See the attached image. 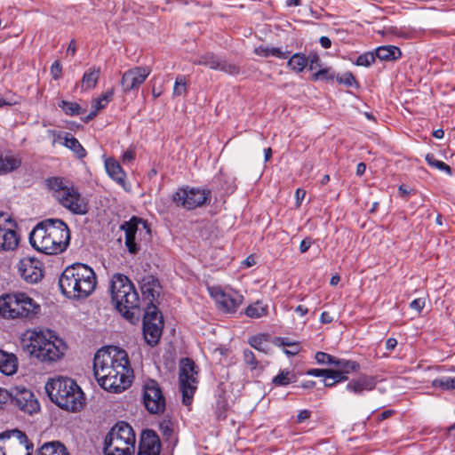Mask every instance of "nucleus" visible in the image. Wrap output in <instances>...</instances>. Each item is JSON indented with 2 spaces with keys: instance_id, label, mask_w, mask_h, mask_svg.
Here are the masks:
<instances>
[{
  "instance_id": "nucleus-2",
  "label": "nucleus",
  "mask_w": 455,
  "mask_h": 455,
  "mask_svg": "<svg viewBox=\"0 0 455 455\" xmlns=\"http://www.w3.org/2000/svg\"><path fill=\"white\" fill-rule=\"evenodd\" d=\"M69 241V228L59 219H49L38 223L29 235L31 245L38 251L48 255L64 251Z\"/></svg>"
},
{
  "instance_id": "nucleus-50",
  "label": "nucleus",
  "mask_w": 455,
  "mask_h": 455,
  "mask_svg": "<svg viewBox=\"0 0 455 455\" xmlns=\"http://www.w3.org/2000/svg\"><path fill=\"white\" fill-rule=\"evenodd\" d=\"M425 304H426L425 299L424 298H419V299H413L410 303V307L411 309L417 311L418 313H420L422 311V309L424 308Z\"/></svg>"
},
{
  "instance_id": "nucleus-8",
  "label": "nucleus",
  "mask_w": 455,
  "mask_h": 455,
  "mask_svg": "<svg viewBox=\"0 0 455 455\" xmlns=\"http://www.w3.org/2000/svg\"><path fill=\"white\" fill-rule=\"evenodd\" d=\"M49 188L60 204L73 214L84 215L88 212V202L76 188L63 179L54 177L47 180Z\"/></svg>"
},
{
  "instance_id": "nucleus-31",
  "label": "nucleus",
  "mask_w": 455,
  "mask_h": 455,
  "mask_svg": "<svg viewBox=\"0 0 455 455\" xmlns=\"http://www.w3.org/2000/svg\"><path fill=\"white\" fill-rule=\"evenodd\" d=\"M333 365L337 367V370H334L335 372L341 373V375H343L344 379H342V381L347 379V374L350 371H356L359 367L355 362L344 359H336Z\"/></svg>"
},
{
  "instance_id": "nucleus-21",
  "label": "nucleus",
  "mask_w": 455,
  "mask_h": 455,
  "mask_svg": "<svg viewBox=\"0 0 455 455\" xmlns=\"http://www.w3.org/2000/svg\"><path fill=\"white\" fill-rule=\"evenodd\" d=\"M160 289L159 281L155 276L147 275L142 278L140 290L143 300L147 303V306L156 305L155 302L160 295Z\"/></svg>"
},
{
  "instance_id": "nucleus-56",
  "label": "nucleus",
  "mask_w": 455,
  "mask_h": 455,
  "mask_svg": "<svg viewBox=\"0 0 455 455\" xmlns=\"http://www.w3.org/2000/svg\"><path fill=\"white\" fill-rule=\"evenodd\" d=\"M221 61L222 60H220L218 58H216L215 56L212 55L209 61L207 62L206 66H208L212 69H215V70L219 69L220 70Z\"/></svg>"
},
{
  "instance_id": "nucleus-41",
  "label": "nucleus",
  "mask_w": 455,
  "mask_h": 455,
  "mask_svg": "<svg viewBox=\"0 0 455 455\" xmlns=\"http://www.w3.org/2000/svg\"><path fill=\"white\" fill-rule=\"evenodd\" d=\"M426 161L430 166H433L440 171L445 172L448 175H451V167L443 161L435 159L434 155L427 154L426 156Z\"/></svg>"
},
{
  "instance_id": "nucleus-52",
  "label": "nucleus",
  "mask_w": 455,
  "mask_h": 455,
  "mask_svg": "<svg viewBox=\"0 0 455 455\" xmlns=\"http://www.w3.org/2000/svg\"><path fill=\"white\" fill-rule=\"evenodd\" d=\"M134 158H135L134 148H129L122 156V161L125 164L132 163L134 160Z\"/></svg>"
},
{
  "instance_id": "nucleus-14",
  "label": "nucleus",
  "mask_w": 455,
  "mask_h": 455,
  "mask_svg": "<svg viewBox=\"0 0 455 455\" xmlns=\"http://www.w3.org/2000/svg\"><path fill=\"white\" fill-rule=\"evenodd\" d=\"M136 436L125 421L117 422L105 437L104 444L116 445L135 451Z\"/></svg>"
},
{
  "instance_id": "nucleus-34",
  "label": "nucleus",
  "mask_w": 455,
  "mask_h": 455,
  "mask_svg": "<svg viewBox=\"0 0 455 455\" xmlns=\"http://www.w3.org/2000/svg\"><path fill=\"white\" fill-rule=\"evenodd\" d=\"M307 57L301 53L293 54L287 63L288 67L297 73L303 71V69L307 67Z\"/></svg>"
},
{
  "instance_id": "nucleus-12",
  "label": "nucleus",
  "mask_w": 455,
  "mask_h": 455,
  "mask_svg": "<svg viewBox=\"0 0 455 455\" xmlns=\"http://www.w3.org/2000/svg\"><path fill=\"white\" fill-rule=\"evenodd\" d=\"M163 326V316L156 305L147 306L143 317V334L148 345L155 346L158 343Z\"/></svg>"
},
{
  "instance_id": "nucleus-57",
  "label": "nucleus",
  "mask_w": 455,
  "mask_h": 455,
  "mask_svg": "<svg viewBox=\"0 0 455 455\" xmlns=\"http://www.w3.org/2000/svg\"><path fill=\"white\" fill-rule=\"evenodd\" d=\"M312 245V241L310 238H305L301 241L299 244V251L301 253H305L308 251L310 246Z\"/></svg>"
},
{
  "instance_id": "nucleus-10",
  "label": "nucleus",
  "mask_w": 455,
  "mask_h": 455,
  "mask_svg": "<svg viewBox=\"0 0 455 455\" xmlns=\"http://www.w3.org/2000/svg\"><path fill=\"white\" fill-rule=\"evenodd\" d=\"M211 197L212 192L209 189L187 186L178 188L172 199L178 207L194 210L204 205Z\"/></svg>"
},
{
  "instance_id": "nucleus-62",
  "label": "nucleus",
  "mask_w": 455,
  "mask_h": 455,
  "mask_svg": "<svg viewBox=\"0 0 455 455\" xmlns=\"http://www.w3.org/2000/svg\"><path fill=\"white\" fill-rule=\"evenodd\" d=\"M256 264V260H255V258L254 256L252 255H250L248 256L243 261V265L245 266L246 267H252Z\"/></svg>"
},
{
  "instance_id": "nucleus-33",
  "label": "nucleus",
  "mask_w": 455,
  "mask_h": 455,
  "mask_svg": "<svg viewBox=\"0 0 455 455\" xmlns=\"http://www.w3.org/2000/svg\"><path fill=\"white\" fill-rule=\"evenodd\" d=\"M255 53L257 55H259V56H261V57H270V56H273V57H276L278 59L284 60V59L288 58V53L289 52H283V51H281V49L276 48V47L268 48V47L259 46V47L255 49Z\"/></svg>"
},
{
  "instance_id": "nucleus-16",
  "label": "nucleus",
  "mask_w": 455,
  "mask_h": 455,
  "mask_svg": "<svg viewBox=\"0 0 455 455\" xmlns=\"http://www.w3.org/2000/svg\"><path fill=\"white\" fill-rule=\"evenodd\" d=\"M18 271L27 283H36L44 276V264L35 257H24L18 263Z\"/></svg>"
},
{
  "instance_id": "nucleus-32",
  "label": "nucleus",
  "mask_w": 455,
  "mask_h": 455,
  "mask_svg": "<svg viewBox=\"0 0 455 455\" xmlns=\"http://www.w3.org/2000/svg\"><path fill=\"white\" fill-rule=\"evenodd\" d=\"M267 305L257 301L246 307L245 315L251 318H259L267 315Z\"/></svg>"
},
{
  "instance_id": "nucleus-37",
  "label": "nucleus",
  "mask_w": 455,
  "mask_h": 455,
  "mask_svg": "<svg viewBox=\"0 0 455 455\" xmlns=\"http://www.w3.org/2000/svg\"><path fill=\"white\" fill-rule=\"evenodd\" d=\"M65 146L71 149L79 158H82L86 155L85 149L80 144L78 140L73 136L65 138Z\"/></svg>"
},
{
  "instance_id": "nucleus-60",
  "label": "nucleus",
  "mask_w": 455,
  "mask_h": 455,
  "mask_svg": "<svg viewBox=\"0 0 455 455\" xmlns=\"http://www.w3.org/2000/svg\"><path fill=\"white\" fill-rule=\"evenodd\" d=\"M211 57H212L211 54H206V55L201 56L198 59L193 60V63L196 64V65H204V66H206V64L209 61Z\"/></svg>"
},
{
  "instance_id": "nucleus-13",
  "label": "nucleus",
  "mask_w": 455,
  "mask_h": 455,
  "mask_svg": "<svg viewBox=\"0 0 455 455\" xmlns=\"http://www.w3.org/2000/svg\"><path fill=\"white\" fill-rule=\"evenodd\" d=\"M121 228L124 231L125 235V246L130 253H137L140 251V246L137 243V237L144 236L149 238L150 227L148 223L140 218L132 217L129 221H125Z\"/></svg>"
},
{
  "instance_id": "nucleus-20",
  "label": "nucleus",
  "mask_w": 455,
  "mask_h": 455,
  "mask_svg": "<svg viewBox=\"0 0 455 455\" xmlns=\"http://www.w3.org/2000/svg\"><path fill=\"white\" fill-rule=\"evenodd\" d=\"M161 443L158 435L150 429L142 431L138 455H159Z\"/></svg>"
},
{
  "instance_id": "nucleus-19",
  "label": "nucleus",
  "mask_w": 455,
  "mask_h": 455,
  "mask_svg": "<svg viewBox=\"0 0 455 455\" xmlns=\"http://www.w3.org/2000/svg\"><path fill=\"white\" fill-rule=\"evenodd\" d=\"M211 295L214 298L220 307L227 313H234L242 304L243 297L235 291H224L220 288H212Z\"/></svg>"
},
{
  "instance_id": "nucleus-61",
  "label": "nucleus",
  "mask_w": 455,
  "mask_h": 455,
  "mask_svg": "<svg viewBox=\"0 0 455 455\" xmlns=\"http://www.w3.org/2000/svg\"><path fill=\"white\" fill-rule=\"evenodd\" d=\"M333 321V317L328 312H323L320 316V322L322 323H330Z\"/></svg>"
},
{
  "instance_id": "nucleus-9",
  "label": "nucleus",
  "mask_w": 455,
  "mask_h": 455,
  "mask_svg": "<svg viewBox=\"0 0 455 455\" xmlns=\"http://www.w3.org/2000/svg\"><path fill=\"white\" fill-rule=\"evenodd\" d=\"M179 380L182 402L185 405L188 406L192 403L198 384L197 366L190 358L180 360Z\"/></svg>"
},
{
  "instance_id": "nucleus-48",
  "label": "nucleus",
  "mask_w": 455,
  "mask_h": 455,
  "mask_svg": "<svg viewBox=\"0 0 455 455\" xmlns=\"http://www.w3.org/2000/svg\"><path fill=\"white\" fill-rule=\"evenodd\" d=\"M243 359L245 363L250 365L251 369H255L257 367L258 362L252 351L245 349L243 351Z\"/></svg>"
},
{
  "instance_id": "nucleus-39",
  "label": "nucleus",
  "mask_w": 455,
  "mask_h": 455,
  "mask_svg": "<svg viewBox=\"0 0 455 455\" xmlns=\"http://www.w3.org/2000/svg\"><path fill=\"white\" fill-rule=\"evenodd\" d=\"M59 107L68 116H78L83 111L79 104L76 102H70L67 100H61L59 103Z\"/></svg>"
},
{
  "instance_id": "nucleus-24",
  "label": "nucleus",
  "mask_w": 455,
  "mask_h": 455,
  "mask_svg": "<svg viewBox=\"0 0 455 455\" xmlns=\"http://www.w3.org/2000/svg\"><path fill=\"white\" fill-rule=\"evenodd\" d=\"M21 164V159L11 153L0 152V176L6 175L17 170Z\"/></svg>"
},
{
  "instance_id": "nucleus-53",
  "label": "nucleus",
  "mask_w": 455,
  "mask_h": 455,
  "mask_svg": "<svg viewBox=\"0 0 455 455\" xmlns=\"http://www.w3.org/2000/svg\"><path fill=\"white\" fill-rule=\"evenodd\" d=\"M337 81L339 84H344L348 86H352L353 84L355 83V77L353 76V75L351 73H346L341 76H338Z\"/></svg>"
},
{
  "instance_id": "nucleus-51",
  "label": "nucleus",
  "mask_w": 455,
  "mask_h": 455,
  "mask_svg": "<svg viewBox=\"0 0 455 455\" xmlns=\"http://www.w3.org/2000/svg\"><path fill=\"white\" fill-rule=\"evenodd\" d=\"M62 67L59 61H54L51 66V75L54 80H58L61 76Z\"/></svg>"
},
{
  "instance_id": "nucleus-46",
  "label": "nucleus",
  "mask_w": 455,
  "mask_h": 455,
  "mask_svg": "<svg viewBox=\"0 0 455 455\" xmlns=\"http://www.w3.org/2000/svg\"><path fill=\"white\" fill-rule=\"evenodd\" d=\"M334 78V73L331 68H321L313 75L314 80H332Z\"/></svg>"
},
{
  "instance_id": "nucleus-42",
  "label": "nucleus",
  "mask_w": 455,
  "mask_h": 455,
  "mask_svg": "<svg viewBox=\"0 0 455 455\" xmlns=\"http://www.w3.org/2000/svg\"><path fill=\"white\" fill-rule=\"evenodd\" d=\"M249 344L255 349L267 353L268 344L263 336H253L249 339Z\"/></svg>"
},
{
  "instance_id": "nucleus-64",
  "label": "nucleus",
  "mask_w": 455,
  "mask_h": 455,
  "mask_svg": "<svg viewBox=\"0 0 455 455\" xmlns=\"http://www.w3.org/2000/svg\"><path fill=\"white\" fill-rule=\"evenodd\" d=\"M320 44H321V45H322L323 48L328 49V48H330V47H331V39H330L329 37H327V36H322V37L320 38Z\"/></svg>"
},
{
  "instance_id": "nucleus-29",
  "label": "nucleus",
  "mask_w": 455,
  "mask_h": 455,
  "mask_svg": "<svg viewBox=\"0 0 455 455\" xmlns=\"http://www.w3.org/2000/svg\"><path fill=\"white\" fill-rule=\"evenodd\" d=\"M375 55L381 60L392 61L401 58L400 49L394 45L379 46L375 51Z\"/></svg>"
},
{
  "instance_id": "nucleus-47",
  "label": "nucleus",
  "mask_w": 455,
  "mask_h": 455,
  "mask_svg": "<svg viewBox=\"0 0 455 455\" xmlns=\"http://www.w3.org/2000/svg\"><path fill=\"white\" fill-rule=\"evenodd\" d=\"M220 70L229 75H237L240 71L239 67L234 63H228L225 60L221 61Z\"/></svg>"
},
{
  "instance_id": "nucleus-22",
  "label": "nucleus",
  "mask_w": 455,
  "mask_h": 455,
  "mask_svg": "<svg viewBox=\"0 0 455 455\" xmlns=\"http://www.w3.org/2000/svg\"><path fill=\"white\" fill-rule=\"evenodd\" d=\"M376 387V379L372 376L362 375L357 379H351L346 387L348 392L361 395L364 391H371Z\"/></svg>"
},
{
  "instance_id": "nucleus-45",
  "label": "nucleus",
  "mask_w": 455,
  "mask_h": 455,
  "mask_svg": "<svg viewBox=\"0 0 455 455\" xmlns=\"http://www.w3.org/2000/svg\"><path fill=\"white\" fill-rule=\"evenodd\" d=\"M315 359L319 364H334L336 358L324 352H317L315 355Z\"/></svg>"
},
{
  "instance_id": "nucleus-23",
  "label": "nucleus",
  "mask_w": 455,
  "mask_h": 455,
  "mask_svg": "<svg viewBox=\"0 0 455 455\" xmlns=\"http://www.w3.org/2000/svg\"><path fill=\"white\" fill-rule=\"evenodd\" d=\"M19 241V235L14 229L0 224V251H14L18 247Z\"/></svg>"
},
{
  "instance_id": "nucleus-25",
  "label": "nucleus",
  "mask_w": 455,
  "mask_h": 455,
  "mask_svg": "<svg viewBox=\"0 0 455 455\" xmlns=\"http://www.w3.org/2000/svg\"><path fill=\"white\" fill-rule=\"evenodd\" d=\"M307 374L314 377H324L323 381L326 387H332L344 379L341 373L335 372L334 370L331 369H310L307 371Z\"/></svg>"
},
{
  "instance_id": "nucleus-28",
  "label": "nucleus",
  "mask_w": 455,
  "mask_h": 455,
  "mask_svg": "<svg viewBox=\"0 0 455 455\" xmlns=\"http://www.w3.org/2000/svg\"><path fill=\"white\" fill-rule=\"evenodd\" d=\"M100 76V68L92 67L88 68L82 77L81 89L89 91L96 87Z\"/></svg>"
},
{
  "instance_id": "nucleus-17",
  "label": "nucleus",
  "mask_w": 455,
  "mask_h": 455,
  "mask_svg": "<svg viewBox=\"0 0 455 455\" xmlns=\"http://www.w3.org/2000/svg\"><path fill=\"white\" fill-rule=\"evenodd\" d=\"M13 403L24 412L33 414L40 409L38 401L35 398L34 394L24 387H12Z\"/></svg>"
},
{
  "instance_id": "nucleus-43",
  "label": "nucleus",
  "mask_w": 455,
  "mask_h": 455,
  "mask_svg": "<svg viewBox=\"0 0 455 455\" xmlns=\"http://www.w3.org/2000/svg\"><path fill=\"white\" fill-rule=\"evenodd\" d=\"M187 92V83L185 78L181 76L176 78L174 87H173V95L174 96H181L184 95Z\"/></svg>"
},
{
  "instance_id": "nucleus-26",
  "label": "nucleus",
  "mask_w": 455,
  "mask_h": 455,
  "mask_svg": "<svg viewBox=\"0 0 455 455\" xmlns=\"http://www.w3.org/2000/svg\"><path fill=\"white\" fill-rule=\"evenodd\" d=\"M105 168L111 179L122 187L125 186L126 174L117 161L113 158L107 159L105 161Z\"/></svg>"
},
{
  "instance_id": "nucleus-27",
  "label": "nucleus",
  "mask_w": 455,
  "mask_h": 455,
  "mask_svg": "<svg viewBox=\"0 0 455 455\" xmlns=\"http://www.w3.org/2000/svg\"><path fill=\"white\" fill-rule=\"evenodd\" d=\"M18 362L12 353L0 350V371L4 375H12L16 372Z\"/></svg>"
},
{
  "instance_id": "nucleus-59",
  "label": "nucleus",
  "mask_w": 455,
  "mask_h": 455,
  "mask_svg": "<svg viewBox=\"0 0 455 455\" xmlns=\"http://www.w3.org/2000/svg\"><path fill=\"white\" fill-rule=\"evenodd\" d=\"M306 191L301 188H298L295 192V197L297 201V205L299 206L302 200L305 198Z\"/></svg>"
},
{
  "instance_id": "nucleus-49",
  "label": "nucleus",
  "mask_w": 455,
  "mask_h": 455,
  "mask_svg": "<svg viewBox=\"0 0 455 455\" xmlns=\"http://www.w3.org/2000/svg\"><path fill=\"white\" fill-rule=\"evenodd\" d=\"M307 66H308L310 70H314L321 67L320 58L316 54H309V56L307 58Z\"/></svg>"
},
{
  "instance_id": "nucleus-15",
  "label": "nucleus",
  "mask_w": 455,
  "mask_h": 455,
  "mask_svg": "<svg viewBox=\"0 0 455 455\" xmlns=\"http://www.w3.org/2000/svg\"><path fill=\"white\" fill-rule=\"evenodd\" d=\"M143 403L151 414H161L165 410V397L159 384L154 379H148L143 386Z\"/></svg>"
},
{
  "instance_id": "nucleus-55",
  "label": "nucleus",
  "mask_w": 455,
  "mask_h": 455,
  "mask_svg": "<svg viewBox=\"0 0 455 455\" xmlns=\"http://www.w3.org/2000/svg\"><path fill=\"white\" fill-rule=\"evenodd\" d=\"M12 388L10 390L0 387V404L5 403L8 400H12Z\"/></svg>"
},
{
  "instance_id": "nucleus-54",
  "label": "nucleus",
  "mask_w": 455,
  "mask_h": 455,
  "mask_svg": "<svg viewBox=\"0 0 455 455\" xmlns=\"http://www.w3.org/2000/svg\"><path fill=\"white\" fill-rule=\"evenodd\" d=\"M275 344L282 347H296L297 342L291 341L289 338H276Z\"/></svg>"
},
{
  "instance_id": "nucleus-1",
  "label": "nucleus",
  "mask_w": 455,
  "mask_h": 455,
  "mask_svg": "<svg viewBox=\"0 0 455 455\" xmlns=\"http://www.w3.org/2000/svg\"><path fill=\"white\" fill-rule=\"evenodd\" d=\"M93 371L99 385L110 393H121L132 384V371L127 353L117 347H105L97 351Z\"/></svg>"
},
{
  "instance_id": "nucleus-36",
  "label": "nucleus",
  "mask_w": 455,
  "mask_h": 455,
  "mask_svg": "<svg viewBox=\"0 0 455 455\" xmlns=\"http://www.w3.org/2000/svg\"><path fill=\"white\" fill-rule=\"evenodd\" d=\"M114 95L113 90H110L100 97L92 100V108L97 113L101 109L105 108L107 105L112 100Z\"/></svg>"
},
{
  "instance_id": "nucleus-3",
  "label": "nucleus",
  "mask_w": 455,
  "mask_h": 455,
  "mask_svg": "<svg viewBox=\"0 0 455 455\" xmlns=\"http://www.w3.org/2000/svg\"><path fill=\"white\" fill-rule=\"evenodd\" d=\"M96 284L95 272L82 263L68 266L59 278L61 292L67 298L76 300L88 298L95 290Z\"/></svg>"
},
{
  "instance_id": "nucleus-40",
  "label": "nucleus",
  "mask_w": 455,
  "mask_h": 455,
  "mask_svg": "<svg viewBox=\"0 0 455 455\" xmlns=\"http://www.w3.org/2000/svg\"><path fill=\"white\" fill-rule=\"evenodd\" d=\"M135 451L126 449L124 447L104 444L105 455H134Z\"/></svg>"
},
{
  "instance_id": "nucleus-38",
  "label": "nucleus",
  "mask_w": 455,
  "mask_h": 455,
  "mask_svg": "<svg viewBox=\"0 0 455 455\" xmlns=\"http://www.w3.org/2000/svg\"><path fill=\"white\" fill-rule=\"evenodd\" d=\"M432 387L442 390L455 389V377H442L432 381Z\"/></svg>"
},
{
  "instance_id": "nucleus-30",
  "label": "nucleus",
  "mask_w": 455,
  "mask_h": 455,
  "mask_svg": "<svg viewBox=\"0 0 455 455\" xmlns=\"http://www.w3.org/2000/svg\"><path fill=\"white\" fill-rule=\"evenodd\" d=\"M37 455H69L66 447L60 442L44 443L38 450Z\"/></svg>"
},
{
  "instance_id": "nucleus-35",
  "label": "nucleus",
  "mask_w": 455,
  "mask_h": 455,
  "mask_svg": "<svg viewBox=\"0 0 455 455\" xmlns=\"http://www.w3.org/2000/svg\"><path fill=\"white\" fill-rule=\"evenodd\" d=\"M295 381L296 375L291 371L283 370L273 379L272 383L277 387H283Z\"/></svg>"
},
{
  "instance_id": "nucleus-11",
  "label": "nucleus",
  "mask_w": 455,
  "mask_h": 455,
  "mask_svg": "<svg viewBox=\"0 0 455 455\" xmlns=\"http://www.w3.org/2000/svg\"><path fill=\"white\" fill-rule=\"evenodd\" d=\"M33 444L18 429L0 435V455H32Z\"/></svg>"
},
{
  "instance_id": "nucleus-44",
  "label": "nucleus",
  "mask_w": 455,
  "mask_h": 455,
  "mask_svg": "<svg viewBox=\"0 0 455 455\" xmlns=\"http://www.w3.org/2000/svg\"><path fill=\"white\" fill-rule=\"evenodd\" d=\"M375 57L372 52H366L358 56L355 63L358 66L369 67L375 61Z\"/></svg>"
},
{
  "instance_id": "nucleus-4",
  "label": "nucleus",
  "mask_w": 455,
  "mask_h": 455,
  "mask_svg": "<svg viewBox=\"0 0 455 455\" xmlns=\"http://www.w3.org/2000/svg\"><path fill=\"white\" fill-rule=\"evenodd\" d=\"M22 343L32 356L43 363L57 362L63 357L66 350L63 340L49 330L32 331Z\"/></svg>"
},
{
  "instance_id": "nucleus-7",
  "label": "nucleus",
  "mask_w": 455,
  "mask_h": 455,
  "mask_svg": "<svg viewBox=\"0 0 455 455\" xmlns=\"http://www.w3.org/2000/svg\"><path fill=\"white\" fill-rule=\"evenodd\" d=\"M39 305L24 292L0 296V316L5 319H30L39 311Z\"/></svg>"
},
{
  "instance_id": "nucleus-6",
  "label": "nucleus",
  "mask_w": 455,
  "mask_h": 455,
  "mask_svg": "<svg viewBox=\"0 0 455 455\" xmlns=\"http://www.w3.org/2000/svg\"><path fill=\"white\" fill-rule=\"evenodd\" d=\"M110 291L116 308L126 319H132L133 310L139 307L140 299L130 279L122 274L114 275L110 282Z\"/></svg>"
},
{
  "instance_id": "nucleus-18",
  "label": "nucleus",
  "mask_w": 455,
  "mask_h": 455,
  "mask_svg": "<svg viewBox=\"0 0 455 455\" xmlns=\"http://www.w3.org/2000/svg\"><path fill=\"white\" fill-rule=\"evenodd\" d=\"M151 73L148 67H135L123 74L121 86L124 92L135 91L145 82Z\"/></svg>"
},
{
  "instance_id": "nucleus-58",
  "label": "nucleus",
  "mask_w": 455,
  "mask_h": 455,
  "mask_svg": "<svg viewBox=\"0 0 455 455\" xmlns=\"http://www.w3.org/2000/svg\"><path fill=\"white\" fill-rule=\"evenodd\" d=\"M311 416V411L308 410H302L297 415V422L301 423L306 419H309Z\"/></svg>"
},
{
  "instance_id": "nucleus-5",
  "label": "nucleus",
  "mask_w": 455,
  "mask_h": 455,
  "mask_svg": "<svg viewBox=\"0 0 455 455\" xmlns=\"http://www.w3.org/2000/svg\"><path fill=\"white\" fill-rule=\"evenodd\" d=\"M45 392L54 403L67 411H77L84 403V393L81 388L68 378L51 379L45 384Z\"/></svg>"
},
{
  "instance_id": "nucleus-63",
  "label": "nucleus",
  "mask_w": 455,
  "mask_h": 455,
  "mask_svg": "<svg viewBox=\"0 0 455 455\" xmlns=\"http://www.w3.org/2000/svg\"><path fill=\"white\" fill-rule=\"evenodd\" d=\"M397 345V340L395 338H389L386 341V348L387 350H393Z\"/></svg>"
}]
</instances>
